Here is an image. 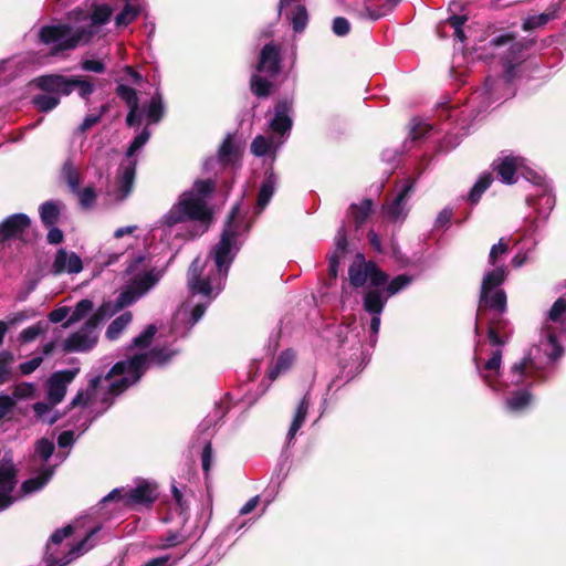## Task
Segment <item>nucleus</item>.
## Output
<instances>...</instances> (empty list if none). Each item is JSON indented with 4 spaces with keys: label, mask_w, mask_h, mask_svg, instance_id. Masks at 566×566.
Wrapping results in <instances>:
<instances>
[{
    "label": "nucleus",
    "mask_w": 566,
    "mask_h": 566,
    "mask_svg": "<svg viewBox=\"0 0 566 566\" xmlns=\"http://www.w3.org/2000/svg\"><path fill=\"white\" fill-rule=\"evenodd\" d=\"M250 224L240 214V206L235 205L224 224L219 242L210 252L214 266L209 259L196 258L187 273L188 300L177 310L172 331L182 335L195 326L203 316L212 301L224 289L226 280L235 254L240 249L239 237L247 233Z\"/></svg>",
    "instance_id": "1"
},
{
    "label": "nucleus",
    "mask_w": 566,
    "mask_h": 566,
    "mask_svg": "<svg viewBox=\"0 0 566 566\" xmlns=\"http://www.w3.org/2000/svg\"><path fill=\"white\" fill-rule=\"evenodd\" d=\"M111 6L93 0L86 3V9L75 8L67 13L70 21L78 23L76 28L70 24H49L38 32L40 43L50 45L52 54L70 51L78 45L90 43L102 34L103 28L111 21L114 9H119L114 18L117 29H124L133 23L145 8V0H113Z\"/></svg>",
    "instance_id": "2"
},
{
    "label": "nucleus",
    "mask_w": 566,
    "mask_h": 566,
    "mask_svg": "<svg viewBox=\"0 0 566 566\" xmlns=\"http://www.w3.org/2000/svg\"><path fill=\"white\" fill-rule=\"evenodd\" d=\"M176 353L169 348L155 347L148 353L135 354L116 363L104 378L101 376L91 378L88 386L78 390L71 401V407L81 408L85 418L77 437L88 429L94 418L111 406L109 395H119L136 384L150 365L164 366Z\"/></svg>",
    "instance_id": "3"
},
{
    "label": "nucleus",
    "mask_w": 566,
    "mask_h": 566,
    "mask_svg": "<svg viewBox=\"0 0 566 566\" xmlns=\"http://www.w3.org/2000/svg\"><path fill=\"white\" fill-rule=\"evenodd\" d=\"M146 261V256L139 254L128 263L126 273L132 276L129 282L123 286L114 302H104L96 312L87 317L78 331L72 333L63 342L64 352L80 353L92 349L97 343L98 324L136 303L159 282L163 271L148 269Z\"/></svg>",
    "instance_id": "4"
},
{
    "label": "nucleus",
    "mask_w": 566,
    "mask_h": 566,
    "mask_svg": "<svg viewBox=\"0 0 566 566\" xmlns=\"http://www.w3.org/2000/svg\"><path fill=\"white\" fill-rule=\"evenodd\" d=\"M474 364L481 378L493 391L509 395L505 399V408L509 411L520 412L531 403L528 387L537 379L533 373L542 368L541 363L525 357L513 364L507 373L502 374V350L496 349L483 365L476 357Z\"/></svg>",
    "instance_id": "5"
},
{
    "label": "nucleus",
    "mask_w": 566,
    "mask_h": 566,
    "mask_svg": "<svg viewBox=\"0 0 566 566\" xmlns=\"http://www.w3.org/2000/svg\"><path fill=\"white\" fill-rule=\"evenodd\" d=\"M527 46L526 43L516 41L509 33L497 35L489 42V55L492 59L500 60L503 74L499 77L488 76L481 91L475 93V98H484L486 102L485 107H490L495 102L507 99L515 95L513 82L516 77V66L525 59Z\"/></svg>",
    "instance_id": "6"
},
{
    "label": "nucleus",
    "mask_w": 566,
    "mask_h": 566,
    "mask_svg": "<svg viewBox=\"0 0 566 566\" xmlns=\"http://www.w3.org/2000/svg\"><path fill=\"white\" fill-rule=\"evenodd\" d=\"M349 282L354 287H361L369 283L364 297L363 306L365 312L371 315L370 319V344L377 342V334L380 328V316L387 303V297L381 291L382 285L388 283V275L375 263L355 261L348 270Z\"/></svg>",
    "instance_id": "7"
},
{
    "label": "nucleus",
    "mask_w": 566,
    "mask_h": 566,
    "mask_svg": "<svg viewBox=\"0 0 566 566\" xmlns=\"http://www.w3.org/2000/svg\"><path fill=\"white\" fill-rule=\"evenodd\" d=\"M213 189L214 182L211 179L195 181L192 188L182 192L178 201L163 217L161 223L172 228L187 221H199L200 232H205L211 219L207 199Z\"/></svg>",
    "instance_id": "8"
},
{
    "label": "nucleus",
    "mask_w": 566,
    "mask_h": 566,
    "mask_svg": "<svg viewBox=\"0 0 566 566\" xmlns=\"http://www.w3.org/2000/svg\"><path fill=\"white\" fill-rule=\"evenodd\" d=\"M507 251L509 245L503 238L493 244L490 250L489 263L495 268L488 271L482 280L478 306L479 318L484 317L486 310L493 311L496 315L506 312V294L501 285L504 283L507 273L504 265H497V261Z\"/></svg>",
    "instance_id": "9"
},
{
    "label": "nucleus",
    "mask_w": 566,
    "mask_h": 566,
    "mask_svg": "<svg viewBox=\"0 0 566 566\" xmlns=\"http://www.w3.org/2000/svg\"><path fill=\"white\" fill-rule=\"evenodd\" d=\"M292 101L284 98L276 103L274 116L269 123L272 135H258L251 143V153L256 157L275 155L287 139L292 128Z\"/></svg>",
    "instance_id": "10"
},
{
    "label": "nucleus",
    "mask_w": 566,
    "mask_h": 566,
    "mask_svg": "<svg viewBox=\"0 0 566 566\" xmlns=\"http://www.w3.org/2000/svg\"><path fill=\"white\" fill-rule=\"evenodd\" d=\"M566 339V298L558 297L546 312L542 328L539 348L547 363H554L563 355L562 343Z\"/></svg>",
    "instance_id": "11"
},
{
    "label": "nucleus",
    "mask_w": 566,
    "mask_h": 566,
    "mask_svg": "<svg viewBox=\"0 0 566 566\" xmlns=\"http://www.w3.org/2000/svg\"><path fill=\"white\" fill-rule=\"evenodd\" d=\"M524 178L531 182L535 190L526 197V205L534 209L535 217L526 220L524 237H531L542 228L555 207V196L545 177L535 170H527Z\"/></svg>",
    "instance_id": "12"
},
{
    "label": "nucleus",
    "mask_w": 566,
    "mask_h": 566,
    "mask_svg": "<svg viewBox=\"0 0 566 566\" xmlns=\"http://www.w3.org/2000/svg\"><path fill=\"white\" fill-rule=\"evenodd\" d=\"M116 94L129 107V112L126 116V123L128 126L138 124L143 116L146 118L148 124H157L164 116L165 107L159 88H156L150 101L143 105L142 109H139L137 93L133 87L119 84L116 87Z\"/></svg>",
    "instance_id": "13"
},
{
    "label": "nucleus",
    "mask_w": 566,
    "mask_h": 566,
    "mask_svg": "<svg viewBox=\"0 0 566 566\" xmlns=\"http://www.w3.org/2000/svg\"><path fill=\"white\" fill-rule=\"evenodd\" d=\"M34 84L43 92L61 93L64 96H69L76 90L78 96L85 101H88L95 91L94 84L82 76L67 77L60 74H48L36 77Z\"/></svg>",
    "instance_id": "14"
},
{
    "label": "nucleus",
    "mask_w": 566,
    "mask_h": 566,
    "mask_svg": "<svg viewBox=\"0 0 566 566\" xmlns=\"http://www.w3.org/2000/svg\"><path fill=\"white\" fill-rule=\"evenodd\" d=\"M150 137V133L147 128H144L130 143L124 161L120 164L118 169L117 190L116 198L119 200L126 199L134 186L137 159L135 154L142 149Z\"/></svg>",
    "instance_id": "15"
},
{
    "label": "nucleus",
    "mask_w": 566,
    "mask_h": 566,
    "mask_svg": "<svg viewBox=\"0 0 566 566\" xmlns=\"http://www.w3.org/2000/svg\"><path fill=\"white\" fill-rule=\"evenodd\" d=\"M54 451V444L48 439H41L36 442L35 453L43 462L40 473L33 478L25 480L21 485L24 495L40 491L46 485L53 475V469L48 467L45 462L51 458Z\"/></svg>",
    "instance_id": "16"
},
{
    "label": "nucleus",
    "mask_w": 566,
    "mask_h": 566,
    "mask_svg": "<svg viewBox=\"0 0 566 566\" xmlns=\"http://www.w3.org/2000/svg\"><path fill=\"white\" fill-rule=\"evenodd\" d=\"M155 500L154 490L148 483H142L136 488H117L103 497V502L117 501L122 506L134 507L136 505L150 504Z\"/></svg>",
    "instance_id": "17"
},
{
    "label": "nucleus",
    "mask_w": 566,
    "mask_h": 566,
    "mask_svg": "<svg viewBox=\"0 0 566 566\" xmlns=\"http://www.w3.org/2000/svg\"><path fill=\"white\" fill-rule=\"evenodd\" d=\"M493 170L497 174L501 181L506 185H513L516 182V174L524 175L527 170H533L526 165L525 158L510 154H502L492 163Z\"/></svg>",
    "instance_id": "18"
},
{
    "label": "nucleus",
    "mask_w": 566,
    "mask_h": 566,
    "mask_svg": "<svg viewBox=\"0 0 566 566\" xmlns=\"http://www.w3.org/2000/svg\"><path fill=\"white\" fill-rule=\"evenodd\" d=\"M78 368L63 369L53 373L46 380L48 401L52 406L59 405L65 397L69 385L78 374Z\"/></svg>",
    "instance_id": "19"
},
{
    "label": "nucleus",
    "mask_w": 566,
    "mask_h": 566,
    "mask_svg": "<svg viewBox=\"0 0 566 566\" xmlns=\"http://www.w3.org/2000/svg\"><path fill=\"white\" fill-rule=\"evenodd\" d=\"M17 484L15 469L10 459L0 461V511L9 507L14 501L12 492Z\"/></svg>",
    "instance_id": "20"
},
{
    "label": "nucleus",
    "mask_w": 566,
    "mask_h": 566,
    "mask_svg": "<svg viewBox=\"0 0 566 566\" xmlns=\"http://www.w3.org/2000/svg\"><path fill=\"white\" fill-rule=\"evenodd\" d=\"M415 181L407 180L396 198L384 207L386 217L392 222H402L408 214V200L413 192Z\"/></svg>",
    "instance_id": "21"
},
{
    "label": "nucleus",
    "mask_w": 566,
    "mask_h": 566,
    "mask_svg": "<svg viewBox=\"0 0 566 566\" xmlns=\"http://www.w3.org/2000/svg\"><path fill=\"white\" fill-rule=\"evenodd\" d=\"M83 270L82 259L73 251L61 248L56 251L51 265V272L54 275L78 274Z\"/></svg>",
    "instance_id": "22"
},
{
    "label": "nucleus",
    "mask_w": 566,
    "mask_h": 566,
    "mask_svg": "<svg viewBox=\"0 0 566 566\" xmlns=\"http://www.w3.org/2000/svg\"><path fill=\"white\" fill-rule=\"evenodd\" d=\"M281 65V50L274 43H268L263 46L260 53L258 63V71L265 73L269 76H275L280 72Z\"/></svg>",
    "instance_id": "23"
},
{
    "label": "nucleus",
    "mask_w": 566,
    "mask_h": 566,
    "mask_svg": "<svg viewBox=\"0 0 566 566\" xmlns=\"http://www.w3.org/2000/svg\"><path fill=\"white\" fill-rule=\"evenodd\" d=\"M31 220L24 213H14L0 223V241L18 238L30 227Z\"/></svg>",
    "instance_id": "24"
},
{
    "label": "nucleus",
    "mask_w": 566,
    "mask_h": 566,
    "mask_svg": "<svg viewBox=\"0 0 566 566\" xmlns=\"http://www.w3.org/2000/svg\"><path fill=\"white\" fill-rule=\"evenodd\" d=\"M237 160V150L232 142L231 135H228L221 144L218 155L206 159L203 163V169L210 171L216 166L227 167L228 165L234 164Z\"/></svg>",
    "instance_id": "25"
},
{
    "label": "nucleus",
    "mask_w": 566,
    "mask_h": 566,
    "mask_svg": "<svg viewBox=\"0 0 566 566\" xmlns=\"http://www.w3.org/2000/svg\"><path fill=\"white\" fill-rule=\"evenodd\" d=\"M276 186L277 176L272 170L266 171L265 178L262 181L258 193V200L254 208L255 214H260L269 205L275 193Z\"/></svg>",
    "instance_id": "26"
},
{
    "label": "nucleus",
    "mask_w": 566,
    "mask_h": 566,
    "mask_svg": "<svg viewBox=\"0 0 566 566\" xmlns=\"http://www.w3.org/2000/svg\"><path fill=\"white\" fill-rule=\"evenodd\" d=\"M297 354L293 348L282 350L269 369V379L275 380L285 375L295 364Z\"/></svg>",
    "instance_id": "27"
},
{
    "label": "nucleus",
    "mask_w": 566,
    "mask_h": 566,
    "mask_svg": "<svg viewBox=\"0 0 566 566\" xmlns=\"http://www.w3.org/2000/svg\"><path fill=\"white\" fill-rule=\"evenodd\" d=\"M335 250L329 255L328 259V273L331 277L336 279L338 273V265L340 258L345 254L347 249V238H346V231L344 227H340L337 231L335 239Z\"/></svg>",
    "instance_id": "28"
},
{
    "label": "nucleus",
    "mask_w": 566,
    "mask_h": 566,
    "mask_svg": "<svg viewBox=\"0 0 566 566\" xmlns=\"http://www.w3.org/2000/svg\"><path fill=\"white\" fill-rule=\"evenodd\" d=\"M311 403H312L311 395H310V392H306L303 396V398L301 399V401L298 402V405L295 409L291 426L289 428L287 436H286L289 443L296 437L298 430L302 428V426L306 419V415H307Z\"/></svg>",
    "instance_id": "29"
},
{
    "label": "nucleus",
    "mask_w": 566,
    "mask_h": 566,
    "mask_svg": "<svg viewBox=\"0 0 566 566\" xmlns=\"http://www.w3.org/2000/svg\"><path fill=\"white\" fill-rule=\"evenodd\" d=\"M502 315L503 314L496 315L491 310H486L483 319H482V317L479 318V316L476 315L475 331L478 332V325L479 324H484L485 323L489 326V328H488V338H489V342L491 343V345L496 347L494 349V352L496 349L501 350L500 346L502 344V340H501L499 334L495 332V329L491 325L497 323L501 319ZM491 353H493V350ZM492 354H490V356Z\"/></svg>",
    "instance_id": "30"
},
{
    "label": "nucleus",
    "mask_w": 566,
    "mask_h": 566,
    "mask_svg": "<svg viewBox=\"0 0 566 566\" xmlns=\"http://www.w3.org/2000/svg\"><path fill=\"white\" fill-rule=\"evenodd\" d=\"M62 202L49 200L40 206L39 212L42 223L45 227H53L60 219Z\"/></svg>",
    "instance_id": "31"
},
{
    "label": "nucleus",
    "mask_w": 566,
    "mask_h": 566,
    "mask_svg": "<svg viewBox=\"0 0 566 566\" xmlns=\"http://www.w3.org/2000/svg\"><path fill=\"white\" fill-rule=\"evenodd\" d=\"M133 321L132 312L127 311L114 318L108 325L105 336L109 340H116Z\"/></svg>",
    "instance_id": "32"
},
{
    "label": "nucleus",
    "mask_w": 566,
    "mask_h": 566,
    "mask_svg": "<svg viewBox=\"0 0 566 566\" xmlns=\"http://www.w3.org/2000/svg\"><path fill=\"white\" fill-rule=\"evenodd\" d=\"M94 308V304L91 300L84 298L76 303L74 308L70 311V317L63 323L64 328H69L73 324L87 317Z\"/></svg>",
    "instance_id": "33"
},
{
    "label": "nucleus",
    "mask_w": 566,
    "mask_h": 566,
    "mask_svg": "<svg viewBox=\"0 0 566 566\" xmlns=\"http://www.w3.org/2000/svg\"><path fill=\"white\" fill-rule=\"evenodd\" d=\"M493 182V176L489 171L482 172L476 181L474 182L473 187L471 188L470 192L468 193V200L475 205L481 199L482 195L490 188V186Z\"/></svg>",
    "instance_id": "34"
},
{
    "label": "nucleus",
    "mask_w": 566,
    "mask_h": 566,
    "mask_svg": "<svg viewBox=\"0 0 566 566\" xmlns=\"http://www.w3.org/2000/svg\"><path fill=\"white\" fill-rule=\"evenodd\" d=\"M61 175L71 192L78 190L81 184V174L71 159L64 161Z\"/></svg>",
    "instance_id": "35"
},
{
    "label": "nucleus",
    "mask_w": 566,
    "mask_h": 566,
    "mask_svg": "<svg viewBox=\"0 0 566 566\" xmlns=\"http://www.w3.org/2000/svg\"><path fill=\"white\" fill-rule=\"evenodd\" d=\"M373 209V200L364 199L359 205L353 203L349 208V217L353 219L356 228H359L368 218Z\"/></svg>",
    "instance_id": "36"
},
{
    "label": "nucleus",
    "mask_w": 566,
    "mask_h": 566,
    "mask_svg": "<svg viewBox=\"0 0 566 566\" xmlns=\"http://www.w3.org/2000/svg\"><path fill=\"white\" fill-rule=\"evenodd\" d=\"M60 94L61 93L44 92V94L34 95L32 97V104L40 112H50L60 104Z\"/></svg>",
    "instance_id": "37"
},
{
    "label": "nucleus",
    "mask_w": 566,
    "mask_h": 566,
    "mask_svg": "<svg viewBox=\"0 0 566 566\" xmlns=\"http://www.w3.org/2000/svg\"><path fill=\"white\" fill-rule=\"evenodd\" d=\"M14 355L8 349L0 352V386L9 382L13 375Z\"/></svg>",
    "instance_id": "38"
},
{
    "label": "nucleus",
    "mask_w": 566,
    "mask_h": 566,
    "mask_svg": "<svg viewBox=\"0 0 566 566\" xmlns=\"http://www.w3.org/2000/svg\"><path fill=\"white\" fill-rule=\"evenodd\" d=\"M412 282V277L407 274H400L394 277L387 286L382 285L381 291L387 300L406 289Z\"/></svg>",
    "instance_id": "39"
},
{
    "label": "nucleus",
    "mask_w": 566,
    "mask_h": 566,
    "mask_svg": "<svg viewBox=\"0 0 566 566\" xmlns=\"http://www.w3.org/2000/svg\"><path fill=\"white\" fill-rule=\"evenodd\" d=\"M53 407L54 406L50 405V402L49 403H46V402L34 403L33 410H34L35 417L44 423H48V424L55 423L59 419V415L56 411L53 410Z\"/></svg>",
    "instance_id": "40"
},
{
    "label": "nucleus",
    "mask_w": 566,
    "mask_h": 566,
    "mask_svg": "<svg viewBox=\"0 0 566 566\" xmlns=\"http://www.w3.org/2000/svg\"><path fill=\"white\" fill-rule=\"evenodd\" d=\"M157 333V327L156 325L154 324H149L145 327V329L139 334L137 335L136 337H134L132 339V343L129 345V349H135V348H139V349H144V348H147L148 345L151 343L154 336L156 335Z\"/></svg>",
    "instance_id": "41"
},
{
    "label": "nucleus",
    "mask_w": 566,
    "mask_h": 566,
    "mask_svg": "<svg viewBox=\"0 0 566 566\" xmlns=\"http://www.w3.org/2000/svg\"><path fill=\"white\" fill-rule=\"evenodd\" d=\"M556 17V11L543 12L539 14L528 15L523 22V29L526 31L534 30L545 25L548 21Z\"/></svg>",
    "instance_id": "42"
},
{
    "label": "nucleus",
    "mask_w": 566,
    "mask_h": 566,
    "mask_svg": "<svg viewBox=\"0 0 566 566\" xmlns=\"http://www.w3.org/2000/svg\"><path fill=\"white\" fill-rule=\"evenodd\" d=\"M72 193H74L77 197L78 203L83 209H90L96 202L97 193L94 187L92 186H87L83 189L78 187V190L73 191Z\"/></svg>",
    "instance_id": "43"
},
{
    "label": "nucleus",
    "mask_w": 566,
    "mask_h": 566,
    "mask_svg": "<svg viewBox=\"0 0 566 566\" xmlns=\"http://www.w3.org/2000/svg\"><path fill=\"white\" fill-rule=\"evenodd\" d=\"M307 11L306 8L302 4H297L292 12L291 22L293 25V30L297 33L302 32L307 25Z\"/></svg>",
    "instance_id": "44"
},
{
    "label": "nucleus",
    "mask_w": 566,
    "mask_h": 566,
    "mask_svg": "<svg viewBox=\"0 0 566 566\" xmlns=\"http://www.w3.org/2000/svg\"><path fill=\"white\" fill-rule=\"evenodd\" d=\"M537 241H533L528 248H522L517 251V253L513 256L511 263L515 269L522 268L526 262L532 260L533 253L535 251Z\"/></svg>",
    "instance_id": "45"
},
{
    "label": "nucleus",
    "mask_w": 566,
    "mask_h": 566,
    "mask_svg": "<svg viewBox=\"0 0 566 566\" xmlns=\"http://www.w3.org/2000/svg\"><path fill=\"white\" fill-rule=\"evenodd\" d=\"M46 325L43 322H38L34 325H31L24 328L19 338L22 343H31L36 339L41 334L45 332Z\"/></svg>",
    "instance_id": "46"
},
{
    "label": "nucleus",
    "mask_w": 566,
    "mask_h": 566,
    "mask_svg": "<svg viewBox=\"0 0 566 566\" xmlns=\"http://www.w3.org/2000/svg\"><path fill=\"white\" fill-rule=\"evenodd\" d=\"M272 84L256 74L251 77V91L259 97L269 95Z\"/></svg>",
    "instance_id": "47"
},
{
    "label": "nucleus",
    "mask_w": 566,
    "mask_h": 566,
    "mask_svg": "<svg viewBox=\"0 0 566 566\" xmlns=\"http://www.w3.org/2000/svg\"><path fill=\"white\" fill-rule=\"evenodd\" d=\"M106 111H107V105H103V106H101V109L97 114L86 115L84 117L83 122L81 123V125L78 126L77 132L83 134L88 128H91L92 126L97 124Z\"/></svg>",
    "instance_id": "48"
},
{
    "label": "nucleus",
    "mask_w": 566,
    "mask_h": 566,
    "mask_svg": "<svg viewBox=\"0 0 566 566\" xmlns=\"http://www.w3.org/2000/svg\"><path fill=\"white\" fill-rule=\"evenodd\" d=\"M432 129H433V127L426 122L413 120L411 128H410V137L413 140L420 139V138L427 136Z\"/></svg>",
    "instance_id": "49"
},
{
    "label": "nucleus",
    "mask_w": 566,
    "mask_h": 566,
    "mask_svg": "<svg viewBox=\"0 0 566 566\" xmlns=\"http://www.w3.org/2000/svg\"><path fill=\"white\" fill-rule=\"evenodd\" d=\"M381 1H382V6L378 10H370L368 6L366 7L369 12V17L373 20H377V19L386 15L387 12L391 11L392 8L396 7L401 0H381Z\"/></svg>",
    "instance_id": "50"
},
{
    "label": "nucleus",
    "mask_w": 566,
    "mask_h": 566,
    "mask_svg": "<svg viewBox=\"0 0 566 566\" xmlns=\"http://www.w3.org/2000/svg\"><path fill=\"white\" fill-rule=\"evenodd\" d=\"M15 406V400L13 397L0 392V420L4 419L9 416Z\"/></svg>",
    "instance_id": "51"
},
{
    "label": "nucleus",
    "mask_w": 566,
    "mask_h": 566,
    "mask_svg": "<svg viewBox=\"0 0 566 566\" xmlns=\"http://www.w3.org/2000/svg\"><path fill=\"white\" fill-rule=\"evenodd\" d=\"M35 386L32 382H22L17 385L13 390L12 397L17 401L18 399L29 398L33 396Z\"/></svg>",
    "instance_id": "52"
},
{
    "label": "nucleus",
    "mask_w": 566,
    "mask_h": 566,
    "mask_svg": "<svg viewBox=\"0 0 566 566\" xmlns=\"http://www.w3.org/2000/svg\"><path fill=\"white\" fill-rule=\"evenodd\" d=\"M36 315V312L33 308H25L20 312L12 313L8 316V323L10 325H15L23 321L33 318Z\"/></svg>",
    "instance_id": "53"
},
{
    "label": "nucleus",
    "mask_w": 566,
    "mask_h": 566,
    "mask_svg": "<svg viewBox=\"0 0 566 566\" xmlns=\"http://www.w3.org/2000/svg\"><path fill=\"white\" fill-rule=\"evenodd\" d=\"M350 30V24L347 19L337 17L333 21V32L337 36H345Z\"/></svg>",
    "instance_id": "54"
},
{
    "label": "nucleus",
    "mask_w": 566,
    "mask_h": 566,
    "mask_svg": "<svg viewBox=\"0 0 566 566\" xmlns=\"http://www.w3.org/2000/svg\"><path fill=\"white\" fill-rule=\"evenodd\" d=\"M42 361H43L42 357H40V356L33 357L32 359L20 364L19 369L22 375H30L40 367Z\"/></svg>",
    "instance_id": "55"
},
{
    "label": "nucleus",
    "mask_w": 566,
    "mask_h": 566,
    "mask_svg": "<svg viewBox=\"0 0 566 566\" xmlns=\"http://www.w3.org/2000/svg\"><path fill=\"white\" fill-rule=\"evenodd\" d=\"M81 69L86 72L103 73L105 65L102 61L84 60L81 63Z\"/></svg>",
    "instance_id": "56"
},
{
    "label": "nucleus",
    "mask_w": 566,
    "mask_h": 566,
    "mask_svg": "<svg viewBox=\"0 0 566 566\" xmlns=\"http://www.w3.org/2000/svg\"><path fill=\"white\" fill-rule=\"evenodd\" d=\"M70 317V308L66 306H62L55 308L49 314V319L52 323H61Z\"/></svg>",
    "instance_id": "57"
},
{
    "label": "nucleus",
    "mask_w": 566,
    "mask_h": 566,
    "mask_svg": "<svg viewBox=\"0 0 566 566\" xmlns=\"http://www.w3.org/2000/svg\"><path fill=\"white\" fill-rule=\"evenodd\" d=\"M171 492L180 514L185 513L188 510V503L184 499L182 492L176 485H172Z\"/></svg>",
    "instance_id": "58"
},
{
    "label": "nucleus",
    "mask_w": 566,
    "mask_h": 566,
    "mask_svg": "<svg viewBox=\"0 0 566 566\" xmlns=\"http://www.w3.org/2000/svg\"><path fill=\"white\" fill-rule=\"evenodd\" d=\"M74 442H75V437H74L73 430L63 431L57 438V444L60 448L71 447V446H73Z\"/></svg>",
    "instance_id": "59"
},
{
    "label": "nucleus",
    "mask_w": 566,
    "mask_h": 566,
    "mask_svg": "<svg viewBox=\"0 0 566 566\" xmlns=\"http://www.w3.org/2000/svg\"><path fill=\"white\" fill-rule=\"evenodd\" d=\"M211 457H212V447H211L210 442H207L206 446L203 447L202 454H201L202 469L206 473L210 470Z\"/></svg>",
    "instance_id": "60"
},
{
    "label": "nucleus",
    "mask_w": 566,
    "mask_h": 566,
    "mask_svg": "<svg viewBox=\"0 0 566 566\" xmlns=\"http://www.w3.org/2000/svg\"><path fill=\"white\" fill-rule=\"evenodd\" d=\"M49 228V232H48V235H46V239H48V242L51 243V244H59L63 241V232L56 228L55 226L53 227H48Z\"/></svg>",
    "instance_id": "61"
},
{
    "label": "nucleus",
    "mask_w": 566,
    "mask_h": 566,
    "mask_svg": "<svg viewBox=\"0 0 566 566\" xmlns=\"http://www.w3.org/2000/svg\"><path fill=\"white\" fill-rule=\"evenodd\" d=\"M451 219H452V210L449 208H444L442 211L439 212V214L436 219V226L441 227V228L448 227Z\"/></svg>",
    "instance_id": "62"
},
{
    "label": "nucleus",
    "mask_w": 566,
    "mask_h": 566,
    "mask_svg": "<svg viewBox=\"0 0 566 566\" xmlns=\"http://www.w3.org/2000/svg\"><path fill=\"white\" fill-rule=\"evenodd\" d=\"M259 504V496L255 495L251 497L241 509H240V515H247L251 513L256 505Z\"/></svg>",
    "instance_id": "63"
},
{
    "label": "nucleus",
    "mask_w": 566,
    "mask_h": 566,
    "mask_svg": "<svg viewBox=\"0 0 566 566\" xmlns=\"http://www.w3.org/2000/svg\"><path fill=\"white\" fill-rule=\"evenodd\" d=\"M169 560H170L169 555L159 556L156 558H151L150 560L145 563L143 566H170Z\"/></svg>",
    "instance_id": "64"
}]
</instances>
